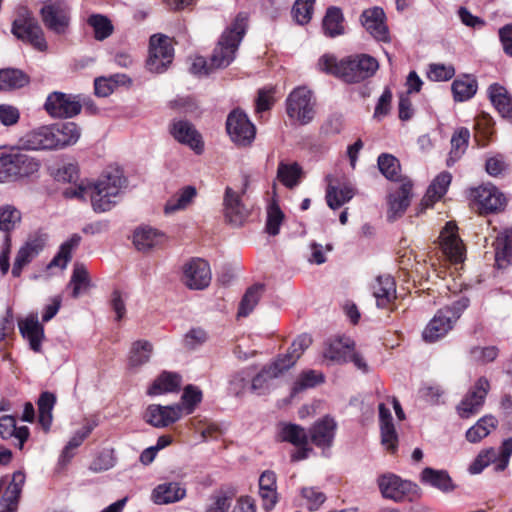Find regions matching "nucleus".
Segmentation results:
<instances>
[{"label":"nucleus","instance_id":"nucleus-1","mask_svg":"<svg viewBox=\"0 0 512 512\" xmlns=\"http://www.w3.org/2000/svg\"><path fill=\"white\" fill-rule=\"evenodd\" d=\"M79 138V130H27L17 148L0 150V183L24 179L39 171L40 162L22 150L63 149Z\"/></svg>","mask_w":512,"mask_h":512},{"label":"nucleus","instance_id":"nucleus-2","mask_svg":"<svg viewBox=\"0 0 512 512\" xmlns=\"http://www.w3.org/2000/svg\"><path fill=\"white\" fill-rule=\"evenodd\" d=\"M126 185L123 172L118 167H108L93 181H89L91 207L95 213H105L112 210L118 203Z\"/></svg>","mask_w":512,"mask_h":512},{"label":"nucleus","instance_id":"nucleus-3","mask_svg":"<svg viewBox=\"0 0 512 512\" xmlns=\"http://www.w3.org/2000/svg\"><path fill=\"white\" fill-rule=\"evenodd\" d=\"M318 65L321 71L348 83H357L373 76L379 67L377 60L366 54L347 57L340 61L334 56L324 55Z\"/></svg>","mask_w":512,"mask_h":512},{"label":"nucleus","instance_id":"nucleus-4","mask_svg":"<svg viewBox=\"0 0 512 512\" xmlns=\"http://www.w3.org/2000/svg\"><path fill=\"white\" fill-rule=\"evenodd\" d=\"M248 15L237 14L233 22L223 31L211 55V66L215 69L228 67L236 58L239 45L246 33Z\"/></svg>","mask_w":512,"mask_h":512},{"label":"nucleus","instance_id":"nucleus-5","mask_svg":"<svg viewBox=\"0 0 512 512\" xmlns=\"http://www.w3.org/2000/svg\"><path fill=\"white\" fill-rule=\"evenodd\" d=\"M469 304L467 298L462 297L452 307L440 309L423 331V338L427 342H434L445 336L453 327V324L460 317Z\"/></svg>","mask_w":512,"mask_h":512},{"label":"nucleus","instance_id":"nucleus-6","mask_svg":"<svg viewBox=\"0 0 512 512\" xmlns=\"http://www.w3.org/2000/svg\"><path fill=\"white\" fill-rule=\"evenodd\" d=\"M12 33L16 38L29 43L39 51H45L47 49L44 32L38 21L27 8L22 7L18 10L17 16L12 24Z\"/></svg>","mask_w":512,"mask_h":512},{"label":"nucleus","instance_id":"nucleus-7","mask_svg":"<svg viewBox=\"0 0 512 512\" xmlns=\"http://www.w3.org/2000/svg\"><path fill=\"white\" fill-rule=\"evenodd\" d=\"M42 22L55 35H66L71 23V7L64 0H48L40 9Z\"/></svg>","mask_w":512,"mask_h":512},{"label":"nucleus","instance_id":"nucleus-8","mask_svg":"<svg viewBox=\"0 0 512 512\" xmlns=\"http://www.w3.org/2000/svg\"><path fill=\"white\" fill-rule=\"evenodd\" d=\"M315 99L306 87L295 88L286 99V111L290 119L299 125H307L315 116Z\"/></svg>","mask_w":512,"mask_h":512},{"label":"nucleus","instance_id":"nucleus-9","mask_svg":"<svg viewBox=\"0 0 512 512\" xmlns=\"http://www.w3.org/2000/svg\"><path fill=\"white\" fill-rule=\"evenodd\" d=\"M512 455V437L504 440L499 448H488L482 450L473 463L469 466L471 474L481 473L489 464L495 465L496 471H504Z\"/></svg>","mask_w":512,"mask_h":512},{"label":"nucleus","instance_id":"nucleus-10","mask_svg":"<svg viewBox=\"0 0 512 512\" xmlns=\"http://www.w3.org/2000/svg\"><path fill=\"white\" fill-rule=\"evenodd\" d=\"M44 109L52 118H73L81 112V95L52 92L47 96Z\"/></svg>","mask_w":512,"mask_h":512},{"label":"nucleus","instance_id":"nucleus-11","mask_svg":"<svg viewBox=\"0 0 512 512\" xmlns=\"http://www.w3.org/2000/svg\"><path fill=\"white\" fill-rule=\"evenodd\" d=\"M174 57V50L169 37L156 34L150 38L149 57L147 67L151 72L161 73Z\"/></svg>","mask_w":512,"mask_h":512},{"label":"nucleus","instance_id":"nucleus-12","mask_svg":"<svg viewBox=\"0 0 512 512\" xmlns=\"http://www.w3.org/2000/svg\"><path fill=\"white\" fill-rule=\"evenodd\" d=\"M326 180V201L331 209H338L353 198L354 187L344 174L328 175Z\"/></svg>","mask_w":512,"mask_h":512},{"label":"nucleus","instance_id":"nucleus-13","mask_svg":"<svg viewBox=\"0 0 512 512\" xmlns=\"http://www.w3.org/2000/svg\"><path fill=\"white\" fill-rule=\"evenodd\" d=\"M413 184L410 179H403L395 187L390 188L387 196L388 212L390 221L400 218L408 208L412 198Z\"/></svg>","mask_w":512,"mask_h":512},{"label":"nucleus","instance_id":"nucleus-14","mask_svg":"<svg viewBox=\"0 0 512 512\" xmlns=\"http://www.w3.org/2000/svg\"><path fill=\"white\" fill-rule=\"evenodd\" d=\"M490 389L487 378L480 377L471 390L466 394L457 406V412L461 418H470L482 408Z\"/></svg>","mask_w":512,"mask_h":512},{"label":"nucleus","instance_id":"nucleus-15","mask_svg":"<svg viewBox=\"0 0 512 512\" xmlns=\"http://www.w3.org/2000/svg\"><path fill=\"white\" fill-rule=\"evenodd\" d=\"M471 196L481 214L498 212L506 204V198L497 187L483 185L472 190Z\"/></svg>","mask_w":512,"mask_h":512},{"label":"nucleus","instance_id":"nucleus-16","mask_svg":"<svg viewBox=\"0 0 512 512\" xmlns=\"http://www.w3.org/2000/svg\"><path fill=\"white\" fill-rule=\"evenodd\" d=\"M211 278L210 266L203 259H192L183 266L182 281L189 289L202 290L210 284Z\"/></svg>","mask_w":512,"mask_h":512},{"label":"nucleus","instance_id":"nucleus-17","mask_svg":"<svg viewBox=\"0 0 512 512\" xmlns=\"http://www.w3.org/2000/svg\"><path fill=\"white\" fill-rule=\"evenodd\" d=\"M377 483L382 496L396 502L402 501L407 495L415 493L417 490L414 483L402 480L392 473L381 475Z\"/></svg>","mask_w":512,"mask_h":512},{"label":"nucleus","instance_id":"nucleus-18","mask_svg":"<svg viewBox=\"0 0 512 512\" xmlns=\"http://www.w3.org/2000/svg\"><path fill=\"white\" fill-rule=\"evenodd\" d=\"M440 246L443 254L454 263L464 260L465 248L462 240L457 233V226L453 222H448L442 229L439 236Z\"/></svg>","mask_w":512,"mask_h":512},{"label":"nucleus","instance_id":"nucleus-19","mask_svg":"<svg viewBox=\"0 0 512 512\" xmlns=\"http://www.w3.org/2000/svg\"><path fill=\"white\" fill-rule=\"evenodd\" d=\"M385 20L384 10L380 7L366 9L360 16L362 26L374 39L389 42L390 34Z\"/></svg>","mask_w":512,"mask_h":512},{"label":"nucleus","instance_id":"nucleus-20","mask_svg":"<svg viewBox=\"0 0 512 512\" xmlns=\"http://www.w3.org/2000/svg\"><path fill=\"white\" fill-rule=\"evenodd\" d=\"M182 417V406L180 404L162 406L159 404L149 405L145 412V420L156 428L167 427Z\"/></svg>","mask_w":512,"mask_h":512},{"label":"nucleus","instance_id":"nucleus-21","mask_svg":"<svg viewBox=\"0 0 512 512\" xmlns=\"http://www.w3.org/2000/svg\"><path fill=\"white\" fill-rule=\"evenodd\" d=\"M223 212L226 221L236 226L241 225L248 216V209L243 204L240 194L229 186L224 192Z\"/></svg>","mask_w":512,"mask_h":512},{"label":"nucleus","instance_id":"nucleus-22","mask_svg":"<svg viewBox=\"0 0 512 512\" xmlns=\"http://www.w3.org/2000/svg\"><path fill=\"white\" fill-rule=\"evenodd\" d=\"M377 307L389 308L396 299V284L392 276H378L371 285Z\"/></svg>","mask_w":512,"mask_h":512},{"label":"nucleus","instance_id":"nucleus-23","mask_svg":"<svg viewBox=\"0 0 512 512\" xmlns=\"http://www.w3.org/2000/svg\"><path fill=\"white\" fill-rule=\"evenodd\" d=\"M287 370L277 358L265 365L262 370L252 379L251 387L258 394H265L271 387L273 379L283 375Z\"/></svg>","mask_w":512,"mask_h":512},{"label":"nucleus","instance_id":"nucleus-24","mask_svg":"<svg viewBox=\"0 0 512 512\" xmlns=\"http://www.w3.org/2000/svg\"><path fill=\"white\" fill-rule=\"evenodd\" d=\"M18 326L23 338L28 341L30 348L34 352H40L44 339V328L38 321V317L30 315L20 320Z\"/></svg>","mask_w":512,"mask_h":512},{"label":"nucleus","instance_id":"nucleus-25","mask_svg":"<svg viewBox=\"0 0 512 512\" xmlns=\"http://www.w3.org/2000/svg\"><path fill=\"white\" fill-rule=\"evenodd\" d=\"M389 408L385 404H379V421L381 431V443L390 452H395L398 445V435Z\"/></svg>","mask_w":512,"mask_h":512},{"label":"nucleus","instance_id":"nucleus-26","mask_svg":"<svg viewBox=\"0 0 512 512\" xmlns=\"http://www.w3.org/2000/svg\"><path fill=\"white\" fill-rule=\"evenodd\" d=\"M259 495L263 509L272 510L278 502L277 477L271 470L264 471L259 477Z\"/></svg>","mask_w":512,"mask_h":512},{"label":"nucleus","instance_id":"nucleus-27","mask_svg":"<svg viewBox=\"0 0 512 512\" xmlns=\"http://www.w3.org/2000/svg\"><path fill=\"white\" fill-rule=\"evenodd\" d=\"M166 241L164 233L152 227H139L134 231L133 243L137 250L148 252L153 248L161 246Z\"/></svg>","mask_w":512,"mask_h":512},{"label":"nucleus","instance_id":"nucleus-28","mask_svg":"<svg viewBox=\"0 0 512 512\" xmlns=\"http://www.w3.org/2000/svg\"><path fill=\"white\" fill-rule=\"evenodd\" d=\"M186 495V489L178 482H166L156 486L151 494L155 504L164 505L178 502Z\"/></svg>","mask_w":512,"mask_h":512},{"label":"nucleus","instance_id":"nucleus-29","mask_svg":"<svg viewBox=\"0 0 512 512\" xmlns=\"http://www.w3.org/2000/svg\"><path fill=\"white\" fill-rule=\"evenodd\" d=\"M336 430L334 419L325 416L310 429L312 442L318 447H329L332 444Z\"/></svg>","mask_w":512,"mask_h":512},{"label":"nucleus","instance_id":"nucleus-30","mask_svg":"<svg viewBox=\"0 0 512 512\" xmlns=\"http://www.w3.org/2000/svg\"><path fill=\"white\" fill-rule=\"evenodd\" d=\"M197 196V189L194 186H185L169 198L164 206L166 215L186 210L194 202Z\"/></svg>","mask_w":512,"mask_h":512},{"label":"nucleus","instance_id":"nucleus-31","mask_svg":"<svg viewBox=\"0 0 512 512\" xmlns=\"http://www.w3.org/2000/svg\"><path fill=\"white\" fill-rule=\"evenodd\" d=\"M152 352L153 345L149 341L138 340L133 342L128 357V369L132 372H137L150 361Z\"/></svg>","mask_w":512,"mask_h":512},{"label":"nucleus","instance_id":"nucleus-32","mask_svg":"<svg viewBox=\"0 0 512 512\" xmlns=\"http://www.w3.org/2000/svg\"><path fill=\"white\" fill-rule=\"evenodd\" d=\"M451 180L452 176L449 172H441L437 175L428 187L427 192L421 201V205L428 208L441 199L446 193Z\"/></svg>","mask_w":512,"mask_h":512},{"label":"nucleus","instance_id":"nucleus-33","mask_svg":"<svg viewBox=\"0 0 512 512\" xmlns=\"http://www.w3.org/2000/svg\"><path fill=\"white\" fill-rule=\"evenodd\" d=\"M489 98L500 115L512 124V98L506 89L498 84L491 85Z\"/></svg>","mask_w":512,"mask_h":512},{"label":"nucleus","instance_id":"nucleus-34","mask_svg":"<svg viewBox=\"0 0 512 512\" xmlns=\"http://www.w3.org/2000/svg\"><path fill=\"white\" fill-rule=\"evenodd\" d=\"M495 261L499 268H503L510 263L512 258V230L501 232L495 242Z\"/></svg>","mask_w":512,"mask_h":512},{"label":"nucleus","instance_id":"nucleus-35","mask_svg":"<svg viewBox=\"0 0 512 512\" xmlns=\"http://www.w3.org/2000/svg\"><path fill=\"white\" fill-rule=\"evenodd\" d=\"M0 436L3 439L15 437L19 441L18 447L22 449L29 437V429L27 426L17 427L14 417L5 415L0 418Z\"/></svg>","mask_w":512,"mask_h":512},{"label":"nucleus","instance_id":"nucleus-36","mask_svg":"<svg viewBox=\"0 0 512 512\" xmlns=\"http://www.w3.org/2000/svg\"><path fill=\"white\" fill-rule=\"evenodd\" d=\"M29 82V76L20 69L7 68L0 70L1 91L20 89L28 85Z\"/></svg>","mask_w":512,"mask_h":512},{"label":"nucleus","instance_id":"nucleus-37","mask_svg":"<svg viewBox=\"0 0 512 512\" xmlns=\"http://www.w3.org/2000/svg\"><path fill=\"white\" fill-rule=\"evenodd\" d=\"M181 377L176 373L163 372L148 389V394L155 396L178 391Z\"/></svg>","mask_w":512,"mask_h":512},{"label":"nucleus","instance_id":"nucleus-38","mask_svg":"<svg viewBox=\"0 0 512 512\" xmlns=\"http://www.w3.org/2000/svg\"><path fill=\"white\" fill-rule=\"evenodd\" d=\"M311 343V337L307 334H302L293 341L288 352L277 357V359L281 361V363L284 365V368L289 370L294 366V364L297 362L303 352L311 345Z\"/></svg>","mask_w":512,"mask_h":512},{"label":"nucleus","instance_id":"nucleus-39","mask_svg":"<svg viewBox=\"0 0 512 512\" xmlns=\"http://www.w3.org/2000/svg\"><path fill=\"white\" fill-rule=\"evenodd\" d=\"M353 349L349 340L337 339L328 344L323 352L325 360L332 363L348 362V357Z\"/></svg>","mask_w":512,"mask_h":512},{"label":"nucleus","instance_id":"nucleus-40","mask_svg":"<svg viewBox=\"0 0 512 512\" xmlns=\"http://www.w3.org/2000/svg\"><path fill=\"white\" fill-rule=\"evenodd\" d=\"M130 83V79L124 74H114L109 77H97L94 80V91L98 97H108L120 85Z\"/></svg>","mask_w":512,"mask_h":512},{"label":"nucleus","instance_id":"nucleus-41","mask_svg":"<svg viewBox=\"0 0 512 512\" xmlns=\"http://www.w3.org/2000/svg\"><path fill=\"white\" fill-rule=\"evenodd\" d=\"M421 480L423 483L435 487L443 492H450L454 489L450 476L443 470L425 468L421 473Z\"/></svg>","mask_w":512,"mask_h":512},{"label":"nucleus","instance_id":"nucleus-42","mask_svg":"<svg viewBox=\"0 0 512 512\" xmlns=\"http://www.w3.org/2000/svg\"><path fill=\"white\" fill-rule=\"evenodd\" d=\"M302 168L296 163H285L281 161L277 169V179L287 188L296 187L302 177Z\"/></svg>","mask_w":512,"mask_h":512},{"label":"nucleus","instance_id":"nucleus-43","mask_svg":"<svg viewBox=\"0 0 512 512\" xmlns=\"http://www.w3.org/2000/svg\"><path fill=\"white\" fill-rule=\"evenodd\" d=\"M497 419L492 415L480 418L475 425L466 432V439L471 443H477L488 436L496 428Z\"/></svg>","mask_w":512,"mask_h":512},{"label":"nucleus","instance_id":"nucleus-44","mask_svg":"<svg viewBox=\"0 0 512 512\" xmlns=\"http://www.w3.org/2000/svg\"><path fill=\"white\" fill-rule=\"evenodd\" d=\"M278 437L281 441L289 442L295 446L307 445L308 436L304 428L291 423L279 425Z\"/></svg>","mask_w":512,"mask_h":512},{"label":"nucleus","instance_id":"nucleus-45","mask_svg":"<svg viewBox=\"0 0 512 512\" xmlns=\"http://www.w3.org/2000/svg\"><path fill=\"white\" fill-rule=\"evenodd\" d=\"M378 168L380 172L390 181L401 183V180L408 179L400 174V163L391 154H381L378 157Z\"/></svg>","mask_w":512,"mask_h":512},{"label":"nucleus","instance_id":"nucleus-46","mask_svg":"<svg viewBox=\"0 0 512 512\" xmlns=\"http://www.w3.org/2000/svg\"><path fill=\"white\" fill-rule=\"evenodd\" d=\"M172 137L196 154H202L204 151V141L198 130H170Z\"/></svg>","mask_w":512,"mask_h":512},{"label":"nucleus","instance_id":"nucleus-47","mask_svg":"<svg viewBox=\"0 0 512 512\" xmlns=\"http://www.w3.org/2000/svg\"><path fill=\"white\" fill-rule=\"evenodd\" d=\"M323 30L324 33L330 37H335L343 34V14L337 7H329L323 18Z\"/></svg>","mask_w":512,"mask_h":512},{"label":"nucleus","instance_id":"nucleus-48","mask_svg":"<svg viewBox=\"0 0 512 512\" xmlns=\"http://www.w3.org/2000/svg\"><path fill=\"white\" fill-rule=\"evenodd\" d=\"M55 403L56 397L50 392L41 393L38 399L39 423L45 431H48L52 424V410Z\"/></svg>","mask_w":512,"mask_h":512},{"label":"nucleus","instance_id":"nucleus-49","mask_svg":"<svg viewBox=\"0 0 512 512\" xmlns=\"http://www.w3.org/2000/svg\"><path fill=\"white\" fill-rule=\"evenodd\" d=\"M477 91V82L474 78L465 75L452 83V92L456 101L462 102L470 99Z\"/></svg>","mask_w":512,"mask_h":512},{"label":"nucleus","instance_id":"nucleus-50","mask_svg":"<svg viewBox=\"0 0 512 512\" xmlns=\"http://www.w3.org/2000/svg\"><path fill=\"white\" fill-rule=\"evenodd\" d=\"M24 483L25 475L23 472L17 471L12 475V478L2 496V501L7 503V507L16 508Z\"/></svg>","mask_w":512,"mask_h":512},{"label":"nucleus","instance_id":"nucleus-51","mask_svg":"<svg viewBox=\"0 0 512 512\" xmlns=\"http://www.w3.org/2000/svg\"><path fill=\"white\" fill-rule=\"evenodd\" d=\"M90 279L86 267L83 264H75L69 282L72 287V297L78 298L88 287Z\"/></svg>","mask_w":512,"mask_h":512},{"label":"nucleus","instance_id":"nucleus-52","mask_svg":"<svg viewBox=\"0 0 512 512\" xmlns=\"http://www.w3.org/2000/svg\"><path fill=\"white\" fill-rule=\"evenodd\" d=\"M263 293V285H254L247 289L246 293L244 294L238 310V316L239 317H246L248 316L255 306L258 304L261 296Z\"/></svg>","mask_w":512,"mask_h":512},{"label":"nucleus","instance_id":"nucleus-53","mask_svg":"<svg viewBox=\"0 0 512 512\" xmlns=\"http://www.w3.org/2000/svg\"><path fill=\"white\" fill-rule=\"evenodd\" d=\"M80 240L81 237L79 235H72L69 240L61 245L58 254L52 259L48 267H59L64 269L71 258L72 250L79 245Z\"/></svg>","mask_w":512,"mask_h":512},{"label":"nucleus","instance_id":"nucleus-54","mask_svg":"<svg viewBox=\"0 0 512 512\" xmlns=\"http://www.w3.org/2000/svg\"><path fill=\"white\" fill-rule=\"evenodd\" d=\"M97 426V422L94 420L87 421L81 429H79L75 434L72 436V438L69 440L65 448L62 452V457L65 459H70L72 457V454L70 453L71 450L79 447L83 441L91 434L93 429Z\"/></svg>","mask_w":512,"mask_h":512},{"label":"nucleus","instance_id":"nucleus-55","mask_svg":"<svg viewBox=\"0 0 512 512\" xmlns=\"http://www.w3.org/2000/svg\"><path fill=\"white\" fill-rule=\"evenodd\" d=\"M87 22L93 28L95 39L99 41L108 38L113 33V25L104 15L93 14Z\"/></svg>","mask_w":512,"mask_h":512},{"label":"nucleus","instance_id":"nucleus-56","mask_svg":"<svg viewBox=\"0 0 512 512\" xmlns=\"http://www.w3.org/2000/svg\"><path fill=\"white\" fill-rule=\"evenodd\" d=\"M182 416L191 414L202 400V392L193 385L185 387L181 397Z\"/></svg>","mask_w":512,"mask_h":512},{"label":"nucleus","instance_id":"nucleus-57","mask_svg":"<svg viewBox=\"0 0 512 512\" xmlns=\"http://www.w3.org/2000/svg\"><path fill=\"white\" fill-rule=\"evenodd\" d=\"M303 505L310 511H317L325 502L326 496L316 487H304L301 490Z\"/></svg>","mask_w":512,"mask_h":512},{"label":"nucleus","instance_id":"nucleus-58","mask_svg":"<svg viewBox=\"0 0 512 512\" xmlns=\"http://www.w3.org/2000/svg\"><path fill=\"white\" fill-rule=\"evenodd\" d=\"M21 220V213L11 205L0 207V230L8 234Z\"/></svg>","mask_w":512,"mask_h":512},{"label":"nucleus","instance_id":"nucleus-59","mask_svg":"<svg viewBox=\"0 0 512 512\" xmlns=\"http://www.w3.org/2000/svg\"><path fill=\"white\" fill-rule=\"evenodd\" d=\"M469 137V130H459L453 134L451 138L452 148L450 152V158L448 160V165H450L451 161H456L465 152Z\"/></svg>","mask_w":512,"mask_h":512},{"label":"nucleus","instance_id":"nucleus-60","mask_svg":"<svg viewBox=\"0 0 512 512\" xmlns=\"http://www.w3.org/2000/svg\"><path fill=\"white\" fill-rule=\"evenodd\" d=\"M315 0H296L292 14L296 22L303 25L310 21L314 9Z\"/></svg>","mask_w":512,"mask_h":512},{"label":"nucleus","instance_id":"nucleus-61","mask_svg":"<svg viewBox=\"0 0 512 512\" xmlns=\"http://www.w3.org/2000/svg\"><path fill=\"white\" fill-rule=\"evenodd\" d=\"M323 375L314 370H308L299 375L293 386V392L298 393L307 388H312L323 382Z\"/></svg>","mask_w":512,"mask_h":512},{"label":"nucleus","instance_id":"nucleus-62","mask_svg":"<svg viewBox=\"0 0 512 512\" xmlns=\"http://www.w3.org/2000/svg\"><path fill=\"white\" fill-rule=\"evenodd\" d=\"M226 128H256V126L244 110L235 108L227 116Z\"/></svg>","mask_w":512,"mask_h":512},{"label":"nucleus","instance_id":"nucleus-63","mask_svg":"<svg viewBox=\"0 0 512 512\" xmlns=\"http://www.w3.org/2000/svg\"><path fill=\"white\" fill-rule=\"evenodd\" d=\"M54 178L59 182L73 183L79 179V166L77 163H66L56 169Z\"/></svg>","mask_w":512,"mask_h":512},{"label":"nucleus","instance_id":"nucleus-64","mask_svg":"<svg viewBox=\"0 0 512 512\" xmlns=\"http://www.w3.org/2000/svg\"><path fill=\"white\" fill-rule=\"evenodd\" d=\"M115 457L113 450H103L91 462L90 469L94 472H103L111 469L115 465Z\"/></svg>","mask_w":512,"mask_h":512}]
</instances>
